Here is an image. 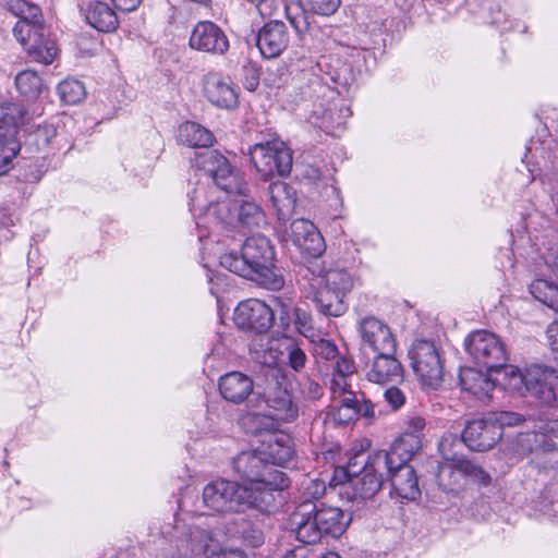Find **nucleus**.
<instances>
[{
	"label": "nucleus",
	"mask_w": 558,
	"mask_h": 558,
	"mask_svg": "<svg viewBox=\"0 0 558 558\" xmlns=\"http://www.w3.org/2000/svg\"><path fill=\"white\" fill-rule=\"evenodd\" d=\"M199 178L187 191L189 207L195 225L199 230L198 239H215L217 229L214 227V208L233 191H242L243 175L234 171L228 159L218 150H206L195 158Z\"/></svg>",
	"instance_id": "f257e3e1"
},
{
	"label": "nucleus",
	"mask_w": 558,
	"mask_h": 558,
	"mask_svg": "<svg viewBox=\"0 0 558 558\" xmlns=\"http://www.w3.org/2000/svg\"><path fill=\"white\" fill-rule=\"evenodd\" d=\"M163 534L168 545L162 558H246L239 548H222L203 515H175Z\"/></svg>",
	"instance_id": "f03ea898"
},
{
	"label": "nucleus",
	"mask_w": 558,
	"mask_h": 558,
	"mask_svg": "<svg viewBox=\"0 0 558 558\" xmlns=\"http://www.w3.org/2000/svg\"><path fill=\"white\" fill-rule=\"evenodd\" d=\"M275 252L269 240L260 234L247 238L240 253L228 252L219 257L220 265L268 290H280L284 279L274 266Z\"/></svg>",
	"instance_id": "7ed1b4c3"
},
{
	"label": "nucleus",
	"mask_w": 558,
	"mask_h": 558,
	"mask_svg": "<svg viewBox=\"0 0 558 558\" xmlns=\"http://www.w3.org/2000/svg\"><path fill=\"white\" fill-rule=\"evenodd\" d=\"M233 470L243 480L244 487H250L253 497L268 493L271 508L275 505V494L289 486L286 474L270 465L266 452L260 450L242 451L233 459Z\"/></svg>",
	"instance_id": "20e7f679"
},
{
	"label": "nucleus",
	"mask_w": 558,
	"mask_h": 558,
	"mask_svg": "<svg viewBox=\"0 0 558 558\" xmlns=\"http://www.w3.org/2000/svg\"><path fill=\"white\" fill-rule=\"evenodd\" d=\"M202 498L207 509L218 513H240L246 509L265 512L271 508V498L268 493L265 492L256 498L253 497L250 487L225 478L209 482L203 488Z\"/></svg>",
	"instance_id": "39448f33"
},
{
	"label": "nucleus",
	"mask_w": 558,
	"mask_h": 558,
	"mask_svg": "<svg viewBox=\"0 0 558 558\" xmlns=\"http://www.w3.org/2000/svg\"><path fill=\"white\" fill-rule=\"evenodd\" d=\"M502 379L499 384L504 389L527 393L542 405L551 407L556 401L558 391V369L549 366L534 364L521 373L513 366H504Z\"/></svg>",
	"instance_id": "423d86ee"
},
{
	"label": "nucleus",
	"mask_w": 558,
	"mask_h": 558,
	"mask_svg": "<svg viewBox=\"0 0 558 558\" xmlns=\"http://www.w3.org/2000/svg\"><path fill=\"white\" fill-rule=\"evenodd\" d=\"M386 469L390 468L384 454L375 452L367 460L362 454L355 456L345 469H341L347 477L341 494L350 501L372 499L381 488Z\"/></svg>",
	"instance_id": "0eeeda50"
},
{
	"label": "nucleus",
	"mask_w": 558,
	"mask_h": 558,
	"mask_svg": "<svg viewBox=\"0 0 558 558\" xmlns=\"http://www.w3.org/2000/svg\"><path fill=\"white\" fill-rule=\"evenodd\" d=\"M247 191V184L243 179L242 191H233L214 208V227L217 229L215 239H219L218 235L225 231L258 228L265 223L262 207Z\"/></svg>",
	"instance_id": "6e6552de"
},
{
	"label": "nucleus",
	"mask_w": 558,
	"mask_h": 558,
	"mask_svg": "<svg viewBox=\"0 0 558 558\" xmlns=\"http://www.w3.org/2000/svg\"><path fill=\"white\" fill-rule=\"evenodd\" d=\"M532 247L541 255L536 278L530 284V293L534 299L549 308L558 312V246L543 247L544 241L539 243L537 235L529 238Z\"/></svg>",
	"instance_id": "1a4fd4ad"
},
{
	"label": "nucleus",
	"mask_w": 558,
	"mask_h": 558,
	"mask_svg": "<svg viewBox=\"0 0 558 558\" xmlns=\"http://www.w3.org/2000/svg\"><path fill=\"white\" fill-rule=\"evenodd\" d=\"M248 155L256 172L264 180L274 175H288L293 166L291 148L278 136L262 140L250 146Z\"/></svg>",
	"instance_id": "9d476101"
},
{
	"label": "nucleus",
	"mask_w": 558,
	"mask_h": 558,
	"mask_svg": "<svg viewBox=\"0 0 558 558\" xmlns=\"http://www.w3.org/2000/svg\"><path fill=\"white\" fill-rule=\"evenodd\" d=\"M13 35L35 62L50 64L58 54L56 41L46 35L41 19L19 20Z\"/></svg>",
	"instance_id": "9b49d317"
},
{
	"label": "nucleus",
	"mask_w": 558,
	"mask_h": 558,
	"mask_svg": "<svg viewBox=\"0 0 558 558\" xmlns=\"http://www.w3.org/2000/svg\"><path fill=\"white\" fill-rule=\"evenodd\" d=\"M411 366L420 383L436 390L444 379V360L440 349L429 340H415L409 351Z\"/></svg>",
	"instance_id": "f8f14e48"
},
{
	"label": "nucleus",
	"mask_w": 558,
	"mask_h": 558,
	"mask_svg": "<svg viewBox=\"0 0 558 558\" xmlns=\"http://www.w3.org/2000/svg\"><path fill=\"white\" fill-rule=\"evenodd\" d=\"M26 111L20 104H0V175L13 166V159L20 151L17 130L24 123Z\"/></svg>",
	"instance_id": "ddd939ff"
},
{
	"label": "nucleus",
	"mask_w": 558,
	"mask_h": 558,
	"mask_svg": "<svg viewBox=\"0 0 558 558\" xmlns=\"http://www.w3.org/2000/svg\"><path fill=\"white\" fill-rule=\"evenodd\" d=\"M464 347L474 363L487 371H499L508 361L504 342L487 330L471 332L464 340Z\"/></svg>",
	"instance_id": "4468645a"
},
{
	"label": "nucleus",
	"mask_w": 558,
	"mask_h": 558,
	"mask_svg": "<svg viewBox=\"0 0 558 558\" xmlns=\"http://www.w3.org/2000/svg\"><path fill=\"white\" fill-rule=\"evenodd\" d=\"M300 276L302 291H313L314 288L323 287L336 292V299L348 298L354 287V279L348 270L336 268L324 271L317 259L302 268Z\"/></svg>",
	"instance_id": "2eb2a0df"
},
{
	"label": "nucleus",
	"mask_w": 558,
	"mask_h": 558,
	"mask_svg": "<svg viewBox=\"0 0 558 558\" xmlns=\"http://www.w3.org/2000/svg\"><path fill=\"white\" fill-rule=\"evenodd\" d=\"M449 445V439L445 437L439 442V451L445 461L438 466L437 482L444 490L453 492L465 476H475L481 470L464 457L451 454Z\"/></svg>",
	"instance_id": "dca6fc26"
},
{
	"label": "nucleus",
	"mask_w": 558,
	"mask_h": 558,
	"mask_svg": "<svg viewBox=\"0 0 558 558\" xmlns=\"http://www.w3.org/2000/svg\"><path fill=\"white\" fill-rule=\"evenodd\" d=\"M233 322L244 331L255 335L268 332L274 324V311L258 299H248L234 308Z\"/></svg>",
	"instance_id": "f3484780"
},
{
	"label": "nucleus",
	"mask_w": 558,
	"mask_h": 558,
	"mask_svg": "<svg viewBox=\"0 0 558 558\" xmlns=\"http://www.w3.org/2000/svg\"><path fill=\"white\" fill-rule=\"evenodd\" d=\"M356 330L362 345L373 352H396L397 340L391 328L383 319L374 315H363L356 320Z\"/></svg>",
	"instance_id": "a211bd4d"
},
{
	"label": "nucleus",
	"mask_w": 558,
	"mask_h": 558,
	"mask_svg": "<svg viewBox=\"0 0 558 558\" xmlns=\"http://www.w3.org/2000/svg\"><path fill=\"white\" fill-rule=\"evenodd\" d=\"M265 403L269 415L277 421L290 423L299 416L300 397L294 393L291 385L288 387L277 381L276 386L265 393Z\"/></svg>",
	"instance_id": "6ab92c4d"
},
{
	"label": "nucleus",
	"mask_w": 558,
	"mask_h": 558,
	"mask_svg": "<svg viewBox=\"0 0 558 558\" xmlns=\"http://www.w3.org/2000/svg\"><path fill=\"white\" fill-rule=\"evenodd\" d=\"M283 238L302 253L315 259L320 256L326 248L322 234L314 223L306 219L293 220L289 229L284 231Z\"/></svg>",
	"instance_id": "aec40b11"
},
{
	"label": "nucleus",
	"mask_w": 558,
	"mask_h": 558,
	"mask_svg": "<svg viewBox=\"0 0 558 558\" xmlns=\"http://www.w3.org/2000/svg\"><path fill=\"white\" fill-rule=\"evenodd\" d=\"M189 45L194 50L213 54H223L229 49L227 35L210 21H201L194 26Z\"/></svg>",
	"instance_id": "412c9836"
},
{
	"label": "nucleus",
	"mask_w": 558,
	"mask_h": 558,
	"mask_svg": "<svg viewBox=\"0 0 558 558\" xmlns=\"http://www.w3.org/2000/svg\"><path fill=\"white\" fill-rule=\"evenodd\" d=\"M500 439L499 427L492 423L488 415L468 422L461 436V441L474 451L489 450Z\"/></svg>",
	"instance_id": "4be33fe9"
},
{
	"label": "nucleus",
	"mask_w": 558,
	"mask_h": 558,
	"mask_svg": "<svg viewBox=\"0 0 558 558\" xmlns=\"http://www.w3.org/2000/svg\"><path fill=\"white\" fill-rule=\"evenodd\" d=\"M315 504L302 501L292 512L290 521L296 538L304 544H315L324 535L318 526V519L315 514Z\"/></svg>",
	"instance_id": "5701e85b"
},
{
	"label": "nucleus",
	"mask_w": 558,
	"mask_h": 558,
	"mask_svg": "<svg viewBox=\"0 0 558 558\" xmlns=\"http://www.w3.org/2000/svg\"><path fill=\"white\" fill-rule=\"evenodd\" d=\"M396 352H376L366 369V378L378 385H396L403 379V368L395 357Z\"/></svg>",
	"instance_id": "b1692460"
},
{
	"label": "nucleus",
	"mask_w": 558,
	"mask_h": 558,
	"mask_svg": "<svg viewBox=\"0 0 558 558\" xmlns=\"http://www.w3.org/2000/svg\"><path fill=\"white\" fill-rule=\"evenodd\" d=\"M289 41L288 28L281 21L266 23L257 34V47L267 59L280 56L288 47Z\"/></svg>",
	"instance_id": "393cba45"
},
{
	"label": "nucleus",
	"mask_w": 558,
	"mask_h": 558,
	"mask_svg": "<svg viewBox=\"0 0 558 558\" xmlns=\"http://www.w3.org/2000/svg\"><path fill=\"white\" fill-rule=\"evenodd\" d=\"M350 116V109L338 101L318 102L313 105L308 121L314 126L331 133L343 125Z\"/></svg>",
	"instance_id": "a878e982"
},
{
	"label": "nucleus",
	"mask_w": 558,
	"mask_h": 558,
	"mask_svg": "<svg viewBox=\"0 0 558 558\" xmlns=\"http://www.w3.org/2000/svg\"><path fill=\"white\" fill-rule=\"evenodd\" d=\"M204 94L208 101L222 109H233L239 104V90L229 80L209 74L204 83Z\"/></svg>",
	"instance_id": "bb28decb"
},
{
	"label": "nucleus",
	"mask_w": 558,
	"mask_h": 558,
	"mask_svg": "<svg viewBox=\"0 0 558 558\" xmlns=\"http://www.w3.org/2000/svg\"><path fill=\"white\" fill-rule=\"evenodd\" d=\"M221 397L233 404H241L254 392V380L251 376L233 371L222 375L218 380Z\"/></svg>",
	"instance_id": "cd10ccee"
},
{
	"label": "nucleus",
	"mask_w": 558,
	"mask_h": 558,
	"mask_svg": "<svg viewBox=\"0 0 558 558\" xmlns=\"http://www.w3.org/2000/svg\"><path fill=\"white\" fill-rule=\"evenodd\" d=\"M392 468L386 469L392 490L397 496L402 499L415 500L421 496V490L417 483V476L414 469L409 464L395 463Z\"/></svg>",
	"instance_id": "c85d7f7f"
},
{
	"label": "nucleus",
	"mask_w": 558,
	"mask_h": 558,
	"mask_svg": "<svg viewBox=\"0 0 558 558\" xmlns=\"http://www.w3.org/2000/svg\"><path fill=\"white\" fill-rule=\"evenodd\" d=\"M282 338H272L268 332L256 335L248 344L252 360L264 366H276L280 364Z\"/></svg>",
	"instance_id": "c756f323"
},
{
	"label": "nucleus",
	"mask_w": 558,
	"mask_h": 558,
	"mask_svg": "<svg viewBox=\"0 0 558 558\" xmlns=\"http://www.w3.org/2000/svg\"><path fill=\"white\" fill-rule=\"evenodd\" d=\"M422 445L423 442L417 437L409 434H400L388 451L379 450L376 451V453L384 454L387 464L389 468H392L391 465H395V463L410 462L414 454L421 450Z\"/></svg>",
	"instance_id": "7c9ffc66"
},
{
	"label": "nucleus",
	"mask_w": 558,
	"mask_h": 558,
	"mask_svg": "<svg viewBox=\"0 0 558 558\" xmlns=\"http://www.w3.org/2000/svg\"><path fill=\"white\" fill-rule=\"evenodd\" d=\"M303 292L307 299L313 300L318 312L325 316L340 317L349 308L347 298L336 299V292L323 287Z\"/></svg>",
	"instance_id": "2f4dec72"
},
{
	"label": "nucleus",
	"mask_w": 558,
	"mask_h": 558,
	"mask_svg": "<svg viewBox=\"0 0 558 558\" xmlns=\"http://www.w3.org/2000/svg\"><path fill=\"white\" fill-rule=\"evenodd\" d=\"M461 388L475 396L481 401H486L492 398L496 385L486 374L476 371L472 367H465L460 371Z\"/></svg>",
	"instance_id": "473e14b6"
},
{
	"label": "nucleus",
	"mask_w": 558,
	"mask_h": 558,
	"mask_svg": "<svg viewBox=\"0 0 558 558\" xmlns=\"http://www.w3.org/2000/svg\"><path fill=\"white\" fill-rule=\"evenodd\" d=\"M269 198L276 209L279 220L288 219L294 211L296 204L295 190L286 182L276 181L269 185Z\"/></svg>",
	"instance_id": "72a5a7b5"
},
{
	"label": "nucleus",
	"mask_w": 558,
	"mask_h": 558,
	"mask_svg": "<svg viewBox=\"0 0 558 558\" xmlns=\"http://www.w3.org/2000/svg\"><path fill=\"white\" fill-rule=\"evenodd\" d=\"M314 512L318 519V526L322 529L324 535L339 537L349 525L350 519L338 507L322 505L320 508H317L315 505Z\"/></svg>",
	"instance_id": "f704fd0d"
},
{
	"label": "nucleus",
	"mask_w": 558,
	"mask_h": 558,
	"mask_svg": "<svg viewBox=\"0 0 558 558\" xmlns=\"http://www.w3.org/2000/svg\"><path fill=\"white\" fill-rule=\"evenodd\" d=\"M85 19L92 27L104 33H111L119 25L116 12L101 1H94L87 5Z\"/></svg>",
	"instance_id": "c9c22d12"
},
{
	"label": "nucleus",
	"mask_w": 558,
	"mask_h": 558,
	"mask_svg": "<svg viewBox=\"0 0 558 558\" xmlns=\"http://www.w3.org/2000/svg\"><path fill=\"white\" fill-rule=\"evenodd\" d=\"M178 138L190 147H208L214 142L213 133L196 122H184L179 126Z\"/></svg>",
	"instance_id": "e433bc0d"
},
{
	"label": "nucleus",
	"mask_w": 558,
	"mask_h": 558,
	"mask_svg": "<svg viewBox=\"0 0 558 558\" xmlns=\"http://www.w3.org/2000/svg\"><path fill=\"white\" fill-rule=\"evenodd\" d=\"M546 148L545 143L535 146L532 142V145L526 147V153L523 157V162L526 163L527 170L533 174V178L535 179L538 175L543 183L547 177V174H543V171L549 170L554 163L549 160V156L546 155Z\"/></svg>",
	"instance_id": "4c0bfd02"
},
{
	"label": "nucleus",
	"mask_w": 558,
	"mask_h": 558,
	"mask_svg": "<svg viewBox=\"0 0 558 558\" xmlns=\"http://www.w3.org/2000/svg\"><path fill=\"white\" fill-rule=\"evenodd\" d=\"M338 59L330 58L329 62H325L327 68L326 75L329 76L330 82L335 84L333 88L340 94L342 90H348L355 82V74L351 65L343 63L339 66Z\"/></svg>",
	"instance_id": "58836bf2"
},
{
	"label": "nucleus",
	"mask_w": 558,
	"mask_h": 558,
	"mask_svg": "<svg viewBox=\"0 0 558 558\" xmlns=\"http://www.w3.org/2000/svg\"><path fill=\"white\" fill-rule=\"evenodd\" d=\"M294 450L287 436H271L268 445L266 458L271 466L275 464H284L292 459Z\"/></svg>",
	"instance_id": "ea45409f"
},
{
	"label": "nucleus",
	"mask_w": 558,
	"mask_h": 558,
	"mask_svg": "<svg viewBox=\"0 0 558 558\" xmlns=\"http://www.w3.org/2000/svg\"><path fill=\"white\" fill-rule=\"evenodd\" d=\"M330 414L338 424H349L359 416L357 398L355 393H349L347 399L332 402Z\"/></svg>",
	"instance_id": "a19ab883"
},
{
	"label": "nucleus",
	"mask_w": 558,
	"mask_h": 558,
	"mask_svg": "<svg viewBox=\"0 0 558 558\" xmlns=\"http://www.w3.org/2000/svg\"><path fill=\"white\" fill-rule=\"evenodd\" d=\"M231 421L220 415L214 408L208 409L201 435L208 438H218L226 435L230 429Z\"/></svg>",
	"instance_id": "79ce46f5"
},
{
	"label": "nucleus",
	"mask_w": 558,
	"mask_h": 558,
	"mask_svg": "<svg viewBox=\"0 0 558 558\" xmlns=\"http://www.w3.org/2000/svg\"><path fill=\"white\" fill-rule=\"evenodd\" d=\"M281 349V363H287L295 372L301 371L306 363V354L299 343L289 337H283V344Z\"/></svg>",
	"instance_id": "37998d69"
},
{
	"label": "nucleus",
	"mask_w": 558,
	"mask_h": 558,
	"mask_svg": "<svg viewBox=\"0 0 558 558\" xmlns=\"http://www.w3.org/2000/svg\"><path fill=\"white\" fill-rule=\"evenodd\" d=\"M15 86L21 95L28 99L36 98L44 85L40 76L32 70H24L15 76Z\"/></svg>",
	"instance_id": "c03bdc74"
},
{
	"label": "nucleus",
	"mask_w": 558,
	"mask_h": 558,
	"mask_svg": "<svg viewBox=\"0 0 558 558\" xmlns=\"http://www.w3.org/2000/svg\"><path fill=\"white\" fill-rule=\"evenodd\" d=\"M60 99L68 105H76L86 96L85 86L75 78H65L57 87Z\"/></svg>",
	"instance_id": "a18cd8bd"
},
{
	"label": "nucleus",
	"mask_w": 558,
	"mask_h": 558,
	"mask_svg": "<svg viewBox=\"0 0 558 558\" xmlns=\"http://www.w3.org/2000/svg\"><path fill=\"white\" fill-rule=\"evenodd\" d=\"M286 14L292 27L298 33L306 32L310 27V16L300 3L286 5Z\"/></svg>",
	"instance_id": "49530a36"
},
{
	"label": "nucleus",
	"mask_w": 558,
	"mask_h": 558,
	"mask_svg": "<svg viewBox=\"0 0 558 558\" xmlns=\"http://www.w3.org/2000/svg\"><path fill=\"white\" fill-rule=\"evenodd\" d=\"M238 536L251 547H258L264 543L263 531L250 521H243L241 527L236 531Z\"/></svg>",
	"instance_id": "de8ad7c7"
},
{
	"label": "nucleus",
	"mask_w": 558,
	"mask_h": 558,
	"mask_svg": "<svg viewBox=\"0 0 558 558\" xmlns=\"http://www.w3.org/2000/svg\"><path fill=\"white\" fill-rule=\"evenodd\" d=\"M57 136V128L53 124L46 123L39 125L32 134L28 141L34 143L38 149H45L52 144Z\"/></svg>",
	"instance_id": "09e8293b"
},
{
	"label": "nucleus",
	"mask_w": 558,
	"mask_h": 558,
	"mask_svg": "<svg viewBox=\"0 0 558 558\" xmlns=\"http://www.w3.org/2000/svg\"><path fill=\"white\" fill-rule=\"evenodd\" d=\"M9 8L20 20L41 19L39 7L26 0H10Z\"/></svg>",
	"instance_id": "8fccbe9b"
},
{
	"label": "nucleus",
	"mask_w": 558,
	"mask_h": 558,
	"mask_svg": "<svg viewBox=\"0 0 558 558\" xmlns=\"http://www.w3.org/2000/svg\"><path fill=\"white\" fill-rule=\"evenodd\" d=\"M488 417L492 421V423L499 427V432L501 435L504 427L520 425L525 420L523 415L510 411L492 412L488 414Z\"/></svg>",
	"instance_id": "3c124183"
},
{
	"label": "nucleus",
	"mask_w": 558,
	"mask_h": 558,
	"mask_svg": "<svg viewBox=\"0 0 558 558\" xmlns=\"http://www.w3.org/2000/svg\"><path fill=\"white\" fill-rule=\"evenodd\" d=\"M206 277L209 284V291L219 303L222 294L227 292L230 287L229 277L225 274H214L209 269L206 271Z\"/></svg>",
	"instance_id": "603ef678"
},
{
	"label": "nucleus",
	"mask_w": 558,
	"mask_h": 558,
	"mask_svg": "<svg viewBox=\"0 0 558 558\" xmlns=\"http://www.w3.org/2000/svg\"><path fill=\"white\" fill-rule=\"evenodd\" d=\"M349 377L332 374L330 379V392L332 402L336 403L338 400L347 399L349 393H354L351 389Z\"/></svg>",
	"instance_id": "864d4df0"
},
{
	"label": "nucleus",
	"mask_w": 558,
	"mask_h": 558,
	"mask_svg": "<svg viewBox=\"0 0 558 558\" xmlns=\"http://www.w3.org/2000/svg\"><path fill=\"white\" fill-rule=\"evenodd\" d=\"M293 315L296 330L305 338H313L315 336V330L312 316L301 308H294Z\"/></svg>",
	"instance_id": "5fc2aeb1"
},
{
	"label": "nucleus",
	"mask_w": 558,
	"mask_h": 558,
	"mask_svg": "<svg viewBox=\"0 0 558 558\" xmlns=\"http://www.w3.org/2000/svg\"><path fill=\"white\" fill-rule=\"evenodd\" d=\"M295 172L300 180L310 184L317 183L322 178L320 169L310 163H296Z\"/></svg>",
	"instance_id": "6e6d98bb"
},
{
	"label": "nucleus",
	"mask_w": 558,
	"mask_h": 558,
	"mask_svg": "<svg viewBox=\"0 0 558 558\" xmlns=\"http://www.w3.org/2000/svg\"><path fill=\"white\" fill-rule=\"evenodd\" d=\"M311 10L319 15H331L340 5V0H306Z\"/></svg>",
	"instance_id": "4d7b16f0"
},
{
	"label": "nucleus",
	"mask_w": 558,
	"mask_h": 558,
	"mask_svg": "<svg viewBox=\"0 0 558 558\" xmlns=\"http://www.w3.org/2000/svg\"><path fill=\"white\" fill-rule=\"evenodd\" d=\"M322 395L323 388L316 381L306 378L300 384V399L302 398L305 401H314L319 399Z\"/></svg>",
	"instance_id": "13d9d810"
},
{
	"label": "nucleus",
	"mask_w": 558,
	"mask_h": 558,
	"mask_svg": "<svg viewBox=\"0 0 558 558\" xmlns=\"http://www.w3.org/2000/svg\"><path fill=\"white\" fill-rule=\"evenodd\" d=\"M426 427V422L421 416H411L404 423V428L401 434H409L411 436L417 437L422 442L425 436L424 430Z\"/></svg>",
	"instance_id": "bf43d9fd"
},
{
	"label": "nucleus",
	"mask_w": 558,
	"mask_h": 558,
	"mask_svg": "<svg viewBox=\"0 0 558 558\" xmlns=\"http://www.w3.org/2000/svg\"><path fill=\"white\" fill-rule=\"evenodd\" d=\"M304 486V496L305 499L303 501H312V499H318L324 496L326 492V485L324 481L320 480H308L306 483H303Z\"/></svg>",
	"instance_id": "052dcab7"
},
{
	"label": "nucleus",
	"mask_w": 558,
	"mask_h": 558,
	"mask_svg": "<svg viewBox=\"0 0 558 558\" xmlns=\"http://www.w3.org/2000/svg\"><path fill=\"white\" fill-rule=\"evenodd\" d=\"M315 353L324 360H335L339 355L337 345L328 339H320L315 344Z\"/></svg>",
	"instance_id": "680f3d73"
},
{
	"label": "nucleus",
	"mask_w": 558,
	"mask_h": 558,
	"mask_svg": "<svg viewBox=\"0 0 558 558\" xmlns=\"http://www.w3.org/2000/svg\"><path fill=\"white\" fill-rule=\"evenodd\" d=\"M384 399L392 410H398L405 403V395L396 385H391L385 390Z\"/></svg>",
	"instance_id": "e2e57ef3"
},
{
	"label": "nucleus",
	"mask_w": 558,
	"mask_h": 558,
	"mask_svg": "<svg viewBox=\"0 0 558 558\" xmlns=\"http://www.w3.org/2000/svg\"><path fill=\"white\" fill-rule=\"evenodd\" d=\"M355 372V364L351 357L340 356L337 359L333 374L351 378Z\"/></svg>",
	"instance_id": "0e129e2a"
},
{
	"label": "nucleus",
	"mask_w": 558,
	"mask_h": 558,
	"mask_svg": "<svg viewBox=\"0 0 558 558\" xmlns=\"http://www.w3.org/2000/svg\"><path fill=\"white\" fill-rule=\"evenodd\" d=\"M538 432L544 435L558 437V418L554 417H539V423L536 426Z\"/></svg>",
	"instance_id": "69168bd1"
},
{
	"label": "nucleus",
	"mask_w": 558,
	"mask_h": 558,
	"mask_svg": "<svg viewBox=\"0 0 558 558\" xmlns=\"http://www.w3.org/2000/svg\"><path fill=\"white\" fill-rule=\"evenodd\" d=\"M116 9L123 12H132L137 9L142 0H111Z\"/></svg>",
	"instance_id": "338daca9"
},
{
	"label": "nucleus",
	"mask_w": 558,
	"mask_h": 558,
	"mask_svg": "<svg viewBox=\"0 0 558 558\" xmlns=\"http://www.w3.org/2000/svg\"><path fill=\"white\" fill-rule=\"evenodd\" d=\"M548 341L551 350L556 353H558V327L551 326L549 327L548 331Z\"/></svg>",
	"instance_id": "774afa93"
}]
</instances>
